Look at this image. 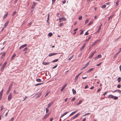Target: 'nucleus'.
I'll use <instances>...</instances> for the list:
<instances>
[{"label":"nucleus","instance_id":"obj_1","mask_svg":"<svg viewBox=\"0 0 121 121\" xmlns=\"http://www.w3.org/2000/svg\"><path fill=\"white\" fill-rule=\"evenodd\" d=\"M12 93H11L9 95L8 97V100L9 101L12 98Z\"/></svg>","mask_w":121,"mask_h":121},{"label":"nucleus","instance_id":"obj_2","mask_svg":"<svg viewBox=\"0 0 121 121\" xmlns=\"http://www.w3.org/2000/svg\"><path fill=\"white\" fill-rule=\"evenodd\" d=\"M13 83L11 84L10 85L9 87V88H8V90L7 91V94H8L9 93V91H10V88H12V86H13Z\"/></svg>","mask_w":121,"mask_h":121},{"label":"nucleus","instance_id":"obj_3","mask_svg":"<svg viewBox=\"0 0 121 121\" xmlns=\"http://www.w3.org/2000/svg\"><path fill=\"white\" fill-rule=\"evenodd\" d=\"M82 72H81L80 73H79L78 74L76 75V76L75 77V82H76L77 80L78 79V78L79 75H80L82 73Z\"/></svg>","mask_w":121,"mask_h":121},{"label":"nucleus","instance_id":"obj_4","mask_svg":"<svg viewBox=\"0 0 121 121\" xmlns=\"http://www.w3.org/2000/svg\"><path fill=\"white\" fill-rule=\"evenodd\" d=\"M50 114V113L46 114L43 117V119L44 120L47 119L49 116Z\"/></svg>","mask_w":121,"mask_h":121},{"label":"nucleus","instance_id":"obj_5","mask_svg":"<svg viewBox=\"0 0 121 121\" xmlns=\"http://www.w3.org/2000/svg\"><path fill=\"white\" fill-rule=\"evenodd\" d=\"M100 24H101L100 25L99 27V28H98V30L96 32V33H99L101 29V26L102 25V23H100Z\"/></svg>","mask_w":121,"mask_h":121},{"label":"nucleus","instance_id":"obj_6","mask_svg":"<svg viewBox=\"0 0 121 121\" xmlns=\"http://www.w3.org/2000/svg\"><path fill=\"white\" fill-rule=\"evenodd\" d=\"M3 91V90L2 89L0 93V100H1L2 97V94Z\"/></svg>","mask_w":121,"mask_h":121},{"label":"nucleus","instance_id":"obj_7","mask_svg":"<svg viewBox=\"0 0 121 121\" xmlns=\"http://www.w3.org/2000/svg\"><path fill=\"white\" fill-rule=\"evenodd\" d=\"M27 46V44H25L24 45H22L19 48V49L21 50L22 48H23L25 47H26Z\"/></svg>","mask_w":121,"mask_h":121},{"label":"nucleus","instance_id":"obj_8","mask_svg":"<svg viewBox=\"0 0 121 121\" xmlns=\"http://www.w3.org/2000/svg\"><path fill=\"white\" fill-rule=\"evenodd\" d=\"M57 54V53H52L49 54L48 56H51L53 55H56Z\"/></svg>","mask_w":121,"mask_h":121},{"label":"nucleus","instance_id":"obj_9","mask_svg":"<svg viewBox=\"0 0 121 121\" xmlns=\"http://www.w3.org/2000/svg\"><path fill=\"white\" fill-rule=\"evenodd\" d=\"M115 92H118L120 94H121V91L119 90H116L114 91H113V93H114Z\"/></svg>","mask_w":121,"mask_h":121},{"label":"nucleus","instance_id":"obj_10","mask_svg":"<svg viewBox=\"0 0 121 121\" xmlns=\"http://www.w3.org/2000/svg\"><path fill=\"white\" fill-rule=\"evenodd\" d=\"M96 52V51H95L93 52L92 54H91L90 56L89 57V58H91L93 56L94 54Z\"/></svg>","mask_w":121,"mask_h":121},{"label":"nucleus","instance_id":"obj_11","mask_svg":"<svg viewBox=\"0 0 121 121\" xmlns=\"http://www.w3.org/2000/svg\"><path fill=\"white\" fill-rule=\"evenodd\" d=\"M59 21L62 20L63 21H65L66 20V19L65 17H62L59 18Z\"/></svg>","mask_w":121,"mask_h":121},{"label":"nucleus","instance_id":"obj_12","mask_svg":"<svg viewBox=\"0 0 121 121\" xmlns=\"http://www.w3.org/2000/svg\"><path fill=\"white\" fill-rule=\"evenodd\" d=\"M85 46H86V43H85L82 46L81 48L80 49V51H82V50L85 47Z\"/></svg>","mask_w":121,"mask_h":121},{"label":"nucleus","instance_id":"obj_13","mask_svg":"<svg viewBox=\"0 0 121 121\" xmlns=\"http://www.w3.org/2000/svg\"><path fill=\"white\" fill-rule=\"evenodd\" d=\"M94 69V68H92L89 69L88 71L87 72V73H89L91 72Z\"/></svg>","mask_w":121,"mask_h":121},{"label":"nucleus","instance_id":"obj_14","mask_svg":"<svg viewBox=\"0 0 121 121\" xmlns=\"http://www.w3.org/2000/svg\"><path fill=\"white\" fill-rule=\"evenodd\" d=\"M8 14V12H7L3 17V19H5L7 17Z\"/></svg>","mask_w":121,"mask_h":121},{"label":"nucleus","instance_id":"obj_15","mask_svg":"<svg viewBox=\"0 0 121 121\" xmlns=\"http://www.w3.org/2000/svg\"><path fill=\"white\" fill-rule=\"evenodd\" d=\"M77 110L75 111H74L72 112L71 114H70L69 115V117H70L74 115V114H75L77 112Z\"/></svg>","mask_w":121,"mask_h":121},{"label":"nucleus","instance_id":"obj_16","mask_svg":"<svg viewBox=\"0 0 121 121\" xmlns=\"http://www.w3.org/2000/svg\"><path fill=\"white\" fill-rule=\"evenodd\" d=\"M67 85V84H65L63 86V87L61 88V89L60 90V91H62L65 88V87H66V86Z\"/></svg>","mask_w":121,"mask_h":121},{"label":"nucleus","instance_id":"obj_17","mask_svg":"<svg viewBox=\"0 0 121 121\" xmlns=\"http://www.w3.org/2000/svg\"><path fill=\"white\" fill-rule=\"evenodd\" d=\"M9 23V21H7L6 22L5 24L4 25V28H5L8 25V23Z\"/></svg>","mask_w":121,"mask_h":121},{"label":"nucleus","instance_id":"obj_18","mask_svg":"<svg viewBox=\"0 0 121 121\" xmlns=\"http://www.w3.org/2000/svg\"><path fill=\"white\" fill-rule=\"evenodd\" d=\"M36 4L35 3V2H33V5H32V6L31 7L32 8H33V9H34V8Z\"/></svg>","mask_w":121,"mask_h":121},{"label":"nucleus","instance_id":"obj_19","mask_svg":"<svg viewBox=\"0 0 121 121\" xmlns=\"http://www.w3.org/2000/svg\"><path fill=\"white\" fill-rule=\"evenodd\" d=\"M72 91H73V94L75 95L76 93V91L73 89H72Z\"/></svg>","mask_w":121,"mask_h":121},{"label":"nucleus","instance_id":"obj_20","mask_svg":"<svg viewBox=\"0 0 121 121\" xmlns=\"http://www.w3.org/2000/svg\"><path fill=\"white\" fill-rule=\"evenodd\" d=\"M114 97V96L111 95H108V97L109 98H113Z\"/></svg>","mask_w":121,"mask_h":121},{"label":"nucleus","instance_id":"obj_21","mask_svg":"<svg viewBox=\"0 0 121 121\" xmlns=\"http://www.w3.org/2000/svg\"><path fill=\"white\" fill-rule=\"evenodd\" d=\"M52 102H51L50 103H49L48 105V108L49 107H50V106L52 105Z\"/></svg>","mask_w":121,"mask_h":121},{"label":"nucleus","instance_id":"obj_22","mask_svg":"<svg viewBox=\"0 0 121 121\" xmlns=\"http://www.w3.org/2000/svg\"><path fill=\"white\" fill-rule=\"evenodd\" d=\"M49 63V62H44L43 63V64L44 65H48Z\"/></svg>","mask_w":121,"mask_h":121},{"label":"nucleus","instance_id":"obj_23","mask_svg":"<svg viewBox=\"0 0 121 121\" xmlns=\"http://www.w3.org/2000/svg\"><path fill=\"white\" fill-rule=\"evenodd\" d=\"M96 42H95L93 43L91 45V47H93L96 43Z\"/></svg>","mask_w":121,"mask_h":121},{"label":"nucleus","instance_id":"obj_24","mask_svg":"<svg viewBox=\"0 0 121 121\" xmlns=\"http://www.w3.org/2000/svg\"><path fill=\"white\" fill-rule=\"evenodd\" d=\"M7 62L6 61H5L4 63L3 64V65L2 66L5 67L6 65L7 64Z\"/></svg>","mask_w":121,"mask_h":121},{"label":"nucleus","instance_id":"obj_25","mask_svg":"<svg viewBox=\"0 0 121 121\" xmlns=\"http://www.w3.org/2000/svg\"><path fill=\"white\" fill-rule=\"evenodd\" d=\"M82 102V100H80L79 102H78V103H77V105H79Z\"/></svg>","mask_w":121,"mask_h":121},{"label":"nucleus","instance_id":"obj_26","mask_svg":"<svg viewBox=\"0 0 121 121\" xmlns=\"http://www.w3.org/2000/svg\"><path fill=\"white\" fill-rule=\"evenodd\" d=\"M89 22V19L88 18H87L86 19L85 22V24H86L88 23Z\"/></svg>","mask_w":121,"mask_h":121},{"label":"nucleus","instance_id":"obj_27","mask_svg":"<svg viewBox=\"0 0 121 121\" xmlns=\"http://www.w3.org/2000/svg\"><path fill=\"white\" fill-rule=\"evenodd\" d=\"M90 61L88 62L86 64V65H85V66L86 67H87L89 65V63H90Z\"/></svg>","mask_w":121,"mask_h":121},{"label":"nucleus","instance_id":"obj_28","mask_svg":"<svg viewBox=\"0 0 121 121\" xmlns=\"http://www.w3.org/2000/svg\"><path fill=\"white\" fill-rule=\"evenodd\" d=\"M36 81L38 82H41V80L39 78H38L36 79Z\"/></svg>","mask_w":121,"mask_h":121},{"label":"nucleus","instance_id":"obj_29","mask_svg":"<svg viewBox=\"0 0 121 121\" xmlns=\"http://www.w3.org/2000/svg\"><path fill=\"white\" fill-rule=\"evenodd\" d=\"M119 1H118L116 3V4L115 5V7H117L119 5Z\"/></svg>","mask_w":121,"mask_h":121},{"label":"nucleus","instance_id":"obj_30","mask_svg":"<svg viewBox=\"0 0 121 121\" xmlns=\"http://www.w3.org/2000/svg\"><path fill=\"white\" fill-rule=\"evenodd\" d=\"M93 23V21H91L90 23H89L88 24V25H92Z\"/></svg>","mask_w":121,"mask_h":121},{"label":"nucleus","instance_id":"obj_31","mask_svg":"<svg viewBox=\"0 0 121 121\" xmlns=\"http://www.w3.org/2000/svg\"><path fill=\"white\" fill-rule=\"evenodd\" d=\"M76 99L75 97H73L71 100V101L72 102H73Z\"/></svg>","mask_w":121,"mask_h":121},{"label":"nucleus","instance_id":"obj_32","mask_svg":"<svg viewBox=\"0 0 121 121\" xmlns=\"http://www.w3.org/2000/svg\"><path fill=\"white\" fill-rule=\"evenodd\" d=\"M121 78L120 77H119L118 78L117 80H118V82H119L121 81Z\"/></svg>","mask_w":121,"mask_h":121},{"label":"nucleus","instance_id":"obj_33","mask_svg":"<svg viewBox=\"0 0 121 121\" xmlns=\"http://www.w3.org/2000/svg\"><path fill=\"white\" fill-rule=\"evenodd\" d=\"M58 59H55V60L53 61H52V62L53 63H54V62H56L57 61H58Z\"/></svg>","mask_w":121,"mask_h":121},{"label":"nucleus","instance_id":"obj_34","mask_svg":"<svg viewBox=\"0 0 121 121\" xmlns=\"http://www.w3.org/2000/svg\"><path fill=\"white\" fill-rule=\"evenodd\" d=\"M16 54H14L12 56V59H13L14 57L16 56Z\"/></svg>","mask_w":121,"mask_h":121},{"label":"nucleus","instance_id":"obj_35","mask_svg":"<svg viewBox=\"0 0 121 121\" xmlns=\"http://www.w3.org/2000/svg\"><path fill=\"white\" fill-rule=\"evenodd\" d=\"M91 36H90L88 38V39H86V41H89V40L91 38Z\"/></svg>","mask_w":121,"mask_h":121},{"label":"nucleus","instance_id":"obj_36","mask_svg":"<svg viewBox=\"0 0 121 121\" xmlns=\"http://www.w3.org/2000/svg\"><path fill=\"white\" fill-rule=\"evenodd\" d=\"M17 13V12L16 11H15L14 12H13L12 14V16H14L16 13Z\"/></svg>","mask_w":121,"mask_h":121},{"label":"nucleus","instance_id":"obj_37","mask_svg":"<svg viewBox=\"0 0 121 121\" xmlns=\"http://www.w3.org/2000/svg\"><path fill=\"white\" fill-rule=\"evenodd\" d=\"M4 68L5 67H3V66H2L1 67V70L2 71H3L4 69Z\"/></svg>","mask_w":121,"mask_h":121},{"label":"nucleus","instance_id":"obj_38","mask_svg":"<svg viewBox=\"0 0 121 121\" xmlns=\"http://www.w3.org/2000/svg\"><path fill=\"white\" fill-rule=\"evenodd\" d=\"M106 7V6L104 4L102 6H101V8H104L105 7Z\"/></svg>","mask_w":121,"mask_h":121},{"label":"nucleus","instance_id":"obj_39","mask_svg":"<svg viewBox=\"0 0 121 121\" xmlns=\"http://www.w3.org/2000/svg\"><path fill=\"white\" fill-rule=\"evenodd\" d=\"M73 56H74L73 55L71 57L69 58L68 59V60H71V59H72L73 58Z\"/></svg>","mask_w":121,"mask_h":121},{"label":"nucleus","instance_id":"obj_40","mask_svg":"<svg viewBox=\"0 0 121 121\" xmlns=\"http://www.w3.org/2000/svg\"><path fill=\"white\" fill-rule=\"evenodd\" d=\"M52 35V33H50L48 34V35L49 36H51Z\"/></svg>","mask_w":121,"mask_h":121},{"label":"nucleus","instance_id":"obj_41","mask_svg":"<svg viewBox=\"0 0 121 121\" xmlns=\"http://www.w3.org/2000/svg\"><path fill=\"white\" fill-rule=\"evenodd\" d=\"M63 25H64V24H63V23H60L59 24V26H60V27H61L62 26H63Z\"/></svg>","mask_w":121,"mask_h":121},{"label":"nucleus","instance_id":"obj_42","mask_svg":"<svg viewBox=\"0 0 121 121\" xmlns=\"http://www.w3.org/2000/svg\"><path fill=\"white\" fill-rule=\"evenodd\" d=\"M43 83H40L37 84H35V86H38V85H41V84H43Z\"/></svg>","mask_w":121,"mask_h":121},{"label":"nucleus","instance_id":"obj_43","mask_svg":"<svg viewBox=\"0 0 121 121\" xmlns=\"http://www.w3.org/2000/svg\"><path fill=\"white\" fill-rule=\"evenodd\" d=\"M101 56H102V55L100 54L98 55L97 56L98 58H100L101 57Z\"/></svg>","mask_w":121,"mask_h":121},{"label":"nucleus","instance_id":"obj_44","mask_svg":"<svg viewBox=\"0 0 121 121\" xmlns=\"http://www.w3.org/2000/svg\"><path fill=\"white\" fill-rule=\"evenodd\" d=\"M113 98L114 99L116 100L118 99V97H115L114 96V97Z\"/></svg>","mask_w":121,"mask_h":121},{"label":"nucleus","instance_id":"obj_45","mask_svg":"<svg viewBox=\"0 0 121 121\" xmlns=\"http://www.w3.org/2000/svg\"><path fill=\"white\" fill-rule=\"evenodd\" d=\"M82 16H80L79 17V18H78V19L79 20H81L82 19Z\"/></svg>","mask_w":121,"mask_h":121},{"label":"nucleus","instance_id":"obj_46","mask_svg":"<svg viewBox=\"0 0 121 121\" xmlns=\"http://www.w3.org/2000/svg\"><path fill=\"white\" fill-rule=\"evenodd\" d=\"M80 114V113H78L77 114H76V115H75V116L76 117H77Z\"/></svg>","mask_w":121,"mask_h":121},{"label":"nucleus","instance_id":"obj_47","mask_svg":"<svg viewBox=\"0 0 121 121\" xmlns=\"http://www.w3.org/2000/svg\"><path fill=\"white\" fill-rule=\"evenodd\" d=\"M50 92H48L46 94V95H45V97H46V96H47L49 94Z\"/></svg>","mask_w":121,"mask_h":121},{"label":"nucleus","instance_id":"obj_48","mask_svg":"<svg viewBox=\"0 0 121 121\" xmlns=\"http://www.w3.org/2000/svg\"><path fill=\"white\" fill-rule=\"evenodd\" d=\"M27 50V48L26 47L23 50V52L25 51H26Z\"/></svg>","mask_w":121,"mask_h":121},{"label":"nucleus","instance_id":"obj_49","mask_svg":"<svg viewBox=\"0 0 121 121\" xmlns=\"http://www.w3.org/2000/svg\"><path fill=\"white\" fill-rule=\"evenodd\" d=\"M117 88H119L121 87V85L120 84H118V85L117 86Z\"/></svg>","mask_w":121,"mask_h":121},{"label":"nucleus","instance_id":"obj_50","mask_svg":"<svg viewBox=\"0 0 121 121\" xmlns=\"http://www.w3.org/2000/svg\"><path fill=\"white\" fill-rule=\"evenodd\" d=\"M102 64V62H101L99 64H98L97 65H96V66H99L100 65H101V64Z\"/></svg>","mask_w":121,"mask_h":121},{"label":"nucleus","instance_id":"obj_51","mask_svg":"<svg viewBox=\"0 0 121 121\" xmlns=\"http://www.w3.org/2000/svg\"><path fill=\"white\" fill-rule=\"evenodd\" d=\"M88 31H87L84 34L85 35H89V33H88Z\"/></svg>","mask_w":121,"mask_h":121},{"label":"nucleus","instance_id":"obj_52","mask_svg":"<svg viewBox=\"0 0 121 121\" xmlns=\"http://www.w3.org/2000/svg\"><path fill=\"white\" fill-rule=\"evenodd\" d=\"M27 98V97L26 96H25V97H24L23 99H24L23 100V101H24V100H25Z\"/></svg>","mask_w":121,"mask_h":121},{"label":"nucleus","instance_id":"obj_53","mask_svg":"<svg viewBox=\"0 0 121 121\" xmlns=\"http://www.w3.org/2000/svg\"><path fill=\"white\" fill-rule=\"evenodd\" d=\"M5 53H3L2 54V57H4V56H5Z\"/></svg>","mask_w":121,"mask_h":121},{"label":"nucleus","instance_id":"obj_54","mask_svg":"<svg viewBox=\"0 0 121 121\" xmlns=\"http://www.w3.org/2000/svg\"><path fill=\"white\" fill-rule=\"evenodd\" d=\"M46 113H47L49 111L48 109H47V108H46Z\"/></svg>","mask_w":121,"mask_h":121},{"label":"nucleus","instance_id":"obj_55","mask_svg":"<svg viewBox=\"0 0 121 121\" xmlns=\"http://www.w3.org/2000/svg\"><path fill=\"white\" fill-rule=\"evenodd\" d=\"M108 92V91H106V92H105V93H104L103 94V95H105Z\"/></svg>","mask_w":121,"mask_h":121},{"label":"nucleus","instance_id":"obj_56","mask_svg":"<svg viewBox=\"0 0 121 121\" xmlns=\"http://www.w3.org/2000/svg\"><path fill=\"white\" fill-rule=\"evenodd\" d=\"M1 109H0V111H1L3 109L4 107L3 106H2L1 107Z\"/></svg>","mask_w":121,"mask_h":121},{"label":"nucleus","instance_id":"obj_57","mask_svg":"<svg viewBox=\"0 0 121 121\" xmlns=\"http://www.w3.org/2000/svg\"><path fill=\"white\" fill-rule=\"evenodd\" d=\"M50 16V15L49 14H48V19H47V20L48 21L49 20V18Z\"/></svg>","mask_w":121,"mask_h":121},{"label":"nucleus","instance_id":"obj_58","mask_svg":"<svg viewBox=\"0 0 121 121\" xmlns=\"http://www.w3.org/2000/svg\"><path fill=\"white\" fill-rule=\"evenodd\" d=\"M121 52V50H120V51H119V52H118L116 54V55H118V54H119V52Z\"/></svg>","mask_w":121,"mask_h":121},{"label":"nucleus","instance_id":"obj_59","mask_svg":"<svg viewBox=\"0 0 121 121\" xmlns=\"http://www.w3.org/2000/svg\"><path fill=\"white\" fill-rule=\"evenodd\" d=\"M69 112H65V113H64V114L65 115H66V114H67V113H68Z\"/></svg>","mask_w":121,"mask_h":121},{"label":"nucleus","instance_id":"obj_60","mask_svg":"<svg viewBox=\"0 0 121 121\" xmlns=\"http://www.w3.org/2000/svg\"><path fill=\"white\" fill-rule=\"evenodd\" d=\"M14 119V118L12 117L10 120V121H13Z\"/></svg>","mask_w":121,"mask_h":121},{"label":"nucleus","instance_id":"obj_61","mask_svg":"<svg viewBox=\"0 0 121 121\" xmlns=\"http://www.w3.org/2000/svg\"><path fill=\"white\" fill-rule=\"evenodd\" d=\"M114 15L113 14L112 15L110 16V17L111 18H112L114 16Z\"/></svg>","mask_w":121,"mask_h":121},{"label":"nucleus","instance_id":"obj_62","mask_svg":"<svg viewBox=\"0 0 121 121\" xmlns=\"http://www.w3.org/2000/svg\"><path fill=\"white\" fill-rule=\"evenodd\" d=\"M57 65H56V66H54L52 68V69H54L57 66Z\"/></svg>","mask_w":121,"mask_h":121},{"label":"nucleus","instance_id":"obj_63","mask_svg":"<svg viewBox=\"0 0 121 121\" xmlns=\"http://www.w3.org/2000/svg\"><path fill=\"white\" fill-rule=\"evenodd\" d=\"M76 118V117L75 116V115L74 116H73V117L72 118L73 119H75V118Z\"/></svg>","mask_w":121,"mask_h":121},{"label":"nucleus","instance_id":"obj_64","mask_svg":"<svg viewBox=\"0 0 121 121\" xmlns=\"http://www.w3.org/2000/svg\"><path fill=\"white\" fill-rule=\"evenodd\" d=\"M65 115H64V114L63 113V114L60 116V117L61 118L62 117H63Z\"/></svg>","mask_w":121,"mask_h":121}]
</instances>
